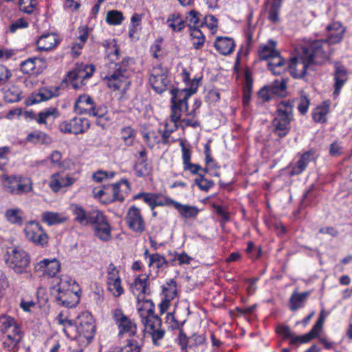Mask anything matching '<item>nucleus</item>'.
Masks as SVG:
<instances>
[{
	"label": "nucleus",
	"instance_id": "9b49d317",
	"mask_svg": "<svg viewBox=\"0 0 352 352\" xmlns=\"http://www.w3.org/2000/svg\"><path fill=\"white\" fill-rule=\"evenodd\" d=\"M24 232L26 238L37 245L44 246L48 242L47 234L38 222L30 221L28 223Z\"/></svg>",
	"mask_w": 352,
	"mask_h": 352
},
{
	"label": "nucleus",
	"instance_id": "37998d69",
	"mask_svg": "<svg viewBox=\"0 0 352 352\" xmlns=\"http://www.w3.org/2000/svg\"><path fill=\"white\" fill-rule=\"evenodd\" d=\"M106 219V217L100 210H91L88 212L87 225L96 226Z\"/></svg>",
	"mask_w": 352,
	"mask_h": 352
},
{
	"label": "nucleus",
	"instance_id": "a211bd4d",
	"mask_svg": "<svg viewBox=\"0 0 352 352\" xmlns=\"http://www.w3.org/2000/svg\"><path fill=\"white\" fill-rule=\"evenodd\" d=\"M14 329L3 333V346L8 351L16 352L19 349V344L23 338V333L19 327H14Z\"/></svg>",
	"mask_w": 352,
	"mask_h": 352
},
{
	"label": "nucleus",
	"instance_id": "8fccbe9b",
	"mask_svg": "<svg viewBox=\"0 0 352 352\" xmlns=\"http://www.w3.org/2000/svg\"><path fill=\"white\" fill-rule=\"evenodd\" d=\"M329 112V105L324 104L315 109L313 113V119L316 122L324 123L327 121V115Z\"/></svg>",
	"mask_w": 352,
	"mask_h": 352
},
{
	"label": "nucleus",
	"instance_id": "dca6fc26",
	"mask_svg": "<svg viewBox=\"0 0 352 352\" xmlns=\"http://www.w3.org/2000/svg\"><path fill=\"white\" fill-rule=\"evenodd\" d=\"M312 64L306 56L301 53L298 56L293 58L289 63L291 75L296 78L305 76L309 65Z\"/></svg>",
	"mask_w": 352,
	"mask_h": 352
},
{
	"label": "nucleus",
	"instance_id": "4be33fe9",
	"mask_svg": "<svg viewBox=\"0 0 352 352\" xmlns=\"http://www.w3.org/2000/svg\"><path fill=\"white\" fill-rule=\"evenodd\" d=\"M134 170L138 177H145L150 174L151 166L147 162V152L145 148L139 152V158L135 164Z\"/></svg>",
	"mask_w": 352,
	"mask_h": 352
},
{
	"label": "nucleus",
	"instance_id": "864d4df0",
	"mask_svg": "<svg viewBox=\"0 0 352 352\" xmlns=\"http://www.w3.org/2000/svg\"><path fill=\"white\" fill-rule=\"evenodd\" d=\"M75 215V221L82 226H87L88 212H87L82 207L75 206L73 209Z\"/></svg>",
	"mask_w": 352,
	"mask_h": 352
},
{
	"label": "nucleus",
	"instance_id": "c756f323",
	"mask_svg": "<svg viewBox=\"0 0 352 352\" xmlns=\"http://www.w3.org/2000/svg\"><path fill=\"white\" fill-rule=\"evenodd\" d=\"M59 94L58 87H43L34 96L32 103H38L58 96Z\"/></svg>",
	"mask_w": 352,
	"mask_h": 352
},
{
	"label": "nucleus",
	"instance_id": "2f4dec72",
	"mask_svg": "<svg viewBox=\"0 0 352 352\" xmlns=\"http://www.w3.org/2000/svg\"><path fill=\"white\" fill-rule=\"evenodd\" d=\"M184 219L196 218L199 210L197 207L189 205H183L177 201L175 203L174 207Z\"/></svg>",
	"mask_w": 352,
	"mask_h": 352
},
{
	"label": "nucleus",
	"instance_id": "cd10ccee",
	"mask_svg": "<svg viewBox=\"0 0 352 352\" xmlns=\"http://www.w3.org/2000/svg\"><path fill=\"white\" fill-rule=\"evenodd\" d=\"M234 45L233 39L228 37H217L214 43L216 50L223 55L232 53Z\"/></svg>",
	"mask_w": 352,
	"mask_h": 352
},
{
	"label": "nucleus",
	"instance_id": "aec40b11",
	"mask_svg": "<svg viewBox=\"0 0 352 352\" xmlns=\"http://www.w3.org/2000/svg\"><path fill=\"white\" fill-rule=\"evenodd\" d=\"M34 268L36 272H42L43 275L54 277L59 272L60 264L56 258L43 259L38 263Z\"/></svg>",
	"mask_w": 352,
	"mask_h": 352
},
{
	"label": "nucleus",
	"instance_id": "58836bf2",
	"mask_svg": "<svg viewBox=\"0 0 352 352\" xmlns=\"http://www.w3.org/2000/svg\"><path fill=\"white\" fill-rule=\"evenodd\" d=\"M176 201L161 194L153 193L151 210H153L156 206H169L170 205L175 207Z\"/></svg>",
	"mask_w": 352,
	"mask_h": 352
},
{
	"label": "nucleus",
	"instance_id": "a18cd8bd",
	"mask_svg": "<svg viewBox=\"0 0 352 352\" xmlns=\"http://www.w3.org/2000/svg\"><path fill=\"white\" fill-rule=\"evenodd\" d=\"M274 134L279 138L285 137L291 130V122L272 123Z\"/></svg>",
	"mask_w": 352,
	"mask_h": 352
},
{
	"label": "nucleus",
	"instance_id": "bf43d9fd",
	"mask_svg": "<svg viewBox=\"0 0 352 352\" xmlns=\"http://www.w3.org/2000/svg\"><path fill=\"white\" fill-rule=\"evenodd\" d=\"M108 289L115 297H119L124 293V288L121 285V279L120 280L107 283Z\"/></svg>",
	"mask_w": 352,
	"mask_h": 352
},
{
	"label": "nucleus",
	"instance_id": "6ab92c4d",
	"mask_svg": "<svg viewBox=\"0 0 352 352\" xmlns=\"http://www.w3.org/2000/svg\"><path fill=\"white\" fill-rule=\"evenodd\" d=\"M46 67L45 59L43 58H30L21 63L20 69L23 74H38Z\"/></svg>",
	"mask_w": 352,
	"mask_h": 352
},
{
	"label": "nucleus",
	"instance_id": "3c124183",
	"mask_svg": "<svg viewBox=\"0 0 352 352\" xmlns=\"http://www.w3.org/2000/svg\"><path fill=\"white\" fill-rule=\"evenodd\" d=\"M167 284L168 287H162L164 298H166L168 300H172L177 294V284L173 279L170 280Z\"/></svg>",
	"mask_w": 352,
	"mask_h": 352
},
{
	"label": "nucleus",
	"instance_id": "7c9ffc66",
	"mask_svg": "<svg viewBox=\"0 0 352 352\" xmlns=\"http://www.w3.org/2000/svg\"><path fill=\"white\" fill-rule=\"evenodd\" d=\"M206 349V339L202 335H193L189 339L186 352H204Z\"/></svg>",
	"mask_w": 352,
	"mask_h": 352
},
{
	"label": "nucleus",
	"instance_id": "72a5a7b5",
	"mask_svg": "<svg viewBox=\"0 0 352 352\" xmlns=\"http://www.w3.org/2000/svg\"><path fill=\"white\" fill-rule=\"evenodd\" d=\"M309 296V292L302 293L294 292L289 299V309L292 311H296L302 307Z\"/></svg>",
	"mask_w": 352,
	"mask_h": 352
},
{
	"label": "nucleus",
	"instance_id": "69168bd1",
	"mask_svg": "<svg viewBox=\"0 0 352 352\" xmlns=\"http://www.w3.org/2000/svg\"><path fill=\"white\" fill-rule=\"evenodd\" d=\"M152 338V341L154 345L159 346L160 344V340L164 338L165 331L160 327L148 333Z\"/></svg>",
	"mask_w": 352,
	"mask_h": 352
},
{
	"label": "nucleus",
	"instance_id": "6e6d98bb",
	"mask_svg": "<svg viewBox=\"0 0 352 352\" xmlns=\"http://www.w3.org/2000/svg\"><path fill=\"white\" fill-rule=\"evenodd\" d=\"M135 138V131L131 126H125L121 130V138L127 146L132 145Z\"/></svg>",
	"mask_w": 352,
	"mask_h": 352
},
{
	"label": "nucleus",
	"instance_id": "e2e57ef3",
	"mask_svg": "<svg viewBox=\"0 0 352 352\" xmlns=\"http://www.w3.org/2000/svg\"><path fill=\"white\" fill-rule=\"evenodd\" d=\"M28 25V21L24 18L17 19L10 24L9 31L11 33H14L17 30L26 28Z\"/></svg>",
	"mask_w": 352,
	"mask_h": 352
},
{
	"label": "nucleus",
	"instance_id": "9d476101",
	"mask_svg": "<svg viewBox=\"0 0 352 352\" xmlns=\"http://www.w3.org/2000/svg\"><path fill=\"white\" fill-rule=\"evenodd\" d=\"M130 190L129 181L122 179L119 182L109 185V197L104 199L103 203L107 204L116 201L122 202Z\"/></svg>",
	"mask_w": 352,
	"mask_h": 352
},
{
	"label": "nucleus",
	"instance_id": "a19ab883",
	"mask_svg": "<svg viewBox=\"0 0 352 352\" xmlns=\"http://www.w3.org/2000/svg\"><path fill=\"white\" fill-rule=\"evenodd\" d=\"M14 327H19V326L13 318L5 315L0 316V331L3 333L14 331Z\"/></svg>",
	"mask_w": 352,
	"mask_h": 352
},
{
	"label": "nucleus",
	"instance_id": "4468645a",
	"mask_svg": "<svg viewBox=\"0 0 352 352\" xmlns=\"http://www.w3.org/2000/svg\"><path fill=\"white\" fill-rule=\"evenodd\" d=\"M294 101L283 100L276 105V110L272 123L292 122L294 120Z\"/></svg>",
	"mask_w": 352,
	"mask_h": 352
},
{
	"label": "nucleus",
	"instance_id": "f257e3e1",
	"mask_svg": "<svg viewBox=\"0 0 352 352\" xmlns=\"http://www.w3.org/2000/svg\"><path fill=\"white\" fill-rule=\"evenodd\" d=\"M114 41L111 42L105 41L102 43V45L110 49V45L113 44V49L109 52H107V56L110 59V62L106 65L108 68L107 75L103 78L106 82L107 87L113 90H123L126 91L129 89L131 82L129 80V77L131 75L129 65L131 60L129 58H123L120 63H116L119 56V49L113 43Z\"/></svg>",
	"mask_w": 352,
	"mask_h": 352
},
{
	"label": "nucleus",
	"instance_id": "5701e85b",
	"mask_svg": "<svg viewBox=\"0 0 352 352\" xmlns=\"http://www.w3.org/2000/svg\"><path fill=\"white\" fill-rule=\"evenodd\" d=\"M149 276H145L142 277V276H138L134 280V282L131 285V292L134 295H136L138 297V300H140V294L146 295L150 294L151 290L148 285Z\"/></svg>",
	"mask_w": 352,
	"mask_h": 352
},
{
	"label": "nucleus",
	"instance_id": "2eb2a0df",
	"mask_svg": "<svg viewBox=\"0 0 352 352\" xmlns=\"http://www.w3.org/2000/svg\"><path fill=\"white\" fill-rule=\"evenodd\" d=\"M327 316V314L324 311V309H322L320 311L319 318L312 327L311 330L303 336H297L296 337L293 338L289 342L290 344L307 343L311 341L312 339L316 338L320 334L322 329L323 324Z\"/></svg>",
	"mask_w": 352,
	"mask_h": 352
},
{
	"label": "nucleus",
	"instance_id": "1a4fd4ad",
	"mask_svg": "<svg viewBox=\"0 0 352 352\" xmlns=\"http://www.w3.org/2000/svg\"><path fill=\"white\" fill-rule=\"evenodd\" d=\"M149 82L157 93L162 94L166 91L170 82L168 69L161 65L153 67L151 71Z\"/></svg>",
	"mask_w": 352,
	"mask_h": 352
},
{
	"label": "nucleus",
	"instance_id": "39448f33",
	"mask_svg": "<svg viewBox=\"0 0 352 352\" xmlns=\"http://www.w3.org/2000/svg\"><path fill=\"white\" fill-rule=\"evenodd\" d=\"M6 263L16 273L22 274L26 272L30 263V256L19 247L9 248L6 255Z\"/></svg>",
	"mask_w": 352,
	"mask_h": 352
},
{
	"label": "nucleus",
	"instance_id": "774afa93",
	"mask_svg": "<svg viewBox=\"0 0 352 352\" xmlns=\"http://www.w3.org/2000/svg\"><path fill=\"white\" fill-rule=\"evenodd\" d=\"M179 145L182 148V160L183 164H184L185 163L190 162L192 151L190 148V145L186 146L184 141H180Z\"/></svg>",
	"mask_w": 352,
	"mask_h": 352
},
{
	"label": "nucleus",
	"instance_id": "f03ea898",
	"mask_svg": "<svg viewBox=\"0 0 352 352\" xmlns=\"http://www.w3.org/2000/svg\"><path fill=\"white\" fill-rule=\"evenodd\" d=\"M77 287L74 280L69 278H61L57 284L58 294L55 296L57 304L66 307H75L79 300L78 292L74 290V287Z\"/></svg>",
	"mask_w": 352,
	"mask_h": 352
},
{
	"label": "nucleus",
	"instance_id": "4d7b16f0",
	"mask_svg": "<svg viewBox=\"0 0 352 352\" xmlns=\"http://www.w3.org/2000/svg\"><path fill=\"white\" fill-rule=\"evenodd\" d=\"M199 177L195 179V183L204 191H208L214 185L212 180L207 179L204 175L198 174Z\"/></svg>",
	"mask_w": 352,
	"mask_h": 352
},
{
	"label": "nucleus",
	"instance_id": "f8f14e48",
	"mask_svg": "<svg viewBox=\"0 0 352 352\" xmlns=\"http://www.w3.org/2000/svg\"><path fill=\"white\" fill-rule=\"evenodd\" d=\"M90 126V122L87 118L74 117V118L63 122L59 125V129L65 133H74L78 135L84 133Z\"/></svg>",
	"mask_w": 352,
	"mask_h": 352
},
{
	"label": "nucleus",
	"instance_id": "680f3d73",
	"mask_svg": "<svg viewBox=\"0 0 352 352\" xmlns=\"http://www.w3.org/2000/svg\"><path fill=\"white\" fill-rule=\"evenodd\" d=\"M89 116L97 117L99 119L104 118L107 113V107L104 105L96 106L95 104L91 107Z\"/></svg>",
	"mask_w": 352,
	"mask_h": 352
},
{
	"label": "nucleus",
	"instance_id": "f3484780",
	"mask_svg": "<svg viewBox=\"0 0 352 352\" xmlns=\"http://www.w3.org/2000/svg\"><path fill=\"white\" fill-rule=\"evenodd\" d=\"M80 336L85 338L89 342L94 338L96 332L93 317L88 313L82 314L80 317V324L77 327Z\"/></svg>",
	"mask_w": 352,
	"mask_h": 352
},
{
	"label": "nucleus",
	"instance_id": "13d9d810",
	"mask_svg": "<svg viewBox=\"0 0 352 352\" xmlns=\"http://www.w3.org/2000/svg\"><path fill=\"white\" fill-rule=\"evenodd\" d=\"M199 15L200 14L195 10H191L188 13L187 20L189 21L190 30L193 28H199L201 25L202 23L200 21Z\"/></svg>",
	"mask_w": 352,
	"mask_h": 352
},
{
	"label": "nucleus",
	"instance_id": "e433bc0d",
	"mask_svg": "<svg viewBox=\"0 0 352 352\" xmlns=\"http://www.w3.org/2000/svg\"><path fill=\"white\" fill-rule=\"evenodd\" d=\"M166 23L175 32H181L185 28V22L178 13L170 14Z\"/></svg>",
	"mask_w": 352,
	"mask_h": 352
},
{
	"label": "nucleus",
	"instance_id": "20e7f679",
	"mask_svg": "<svg viewBox=\"0 0 352 352\" xmlns=\"http://www.w3.org/2000/svg\"><path fill=\"white\" fill-rule=\"evenodd\" d=\"M1 184L3 190L12 195L27 194L33 190L31 179L21 175L4 176Z\"/></svg>",
	"mask_w": 352,
	"mask_h": 352
},
{
	"label": "nucleus",
	"instance_id": "393cba45",
	"mask_svg": "<svg viewBox=\"0 0 352 352\" xmlns=\"http://www.w3.org/2000/svg\"><path fill=\"white\" fill-rule=\"evenodd\" d=\"M146 302L151 303V307L147 310V316L146 317L144 322L147 333H149L150 331H151L161 327L162 320L158 316L155 314L153 302L149 300H147Z\"/></svg>",
	"mask_w": 352,
	"mask_h": 352
},
{
	"label": "nucleus",
	"instance_id": "b1692460",
	"mask_svg": "<svg viewBox=\"0 0 352 352\" xmlns=\"http://www.w3.org/2000/svg\"><path fill=\"white\" fill-rule=\"evenodd\" d=\"M60 42L58 36L54 33H47L41 35L37 40L38 50L41 51H49L52 50Z\"/></svg>",
	"mask_w": 352,
	"mask_h": 352
},
{
	"label": "nucleus",
	"instance_id": "423d86ee",
	"mask_svg": "<svg viewBox=\"0 0 352 352\" xmlns=\"http://www.w3.org/2000/svg\"><path fill=\"white\" fill-rule=\"evenodd\" d=\"M330 46L325 40H316L302 48V53L313 64H320L329 58Z\"/></svg>",
	"mask_w": 352,
	"mask_h": 352
},
{
	"label": "nucleus",
	"instance_id": "5fc2aeb1",
	"mask_svg": "<svg viewBox=\"0 0 352 352\" xmlns=\"http://www.w3.org/2000/svg\"><path fill=\"white\" fill-rule=\"evenodd\" d=\"M314 152L311 151H307L302 155L296 164V168L298 169L297 173H300L305 169L309 162L311 161Z\"/></svg>",
	"mask_w": 352,
	"mask_h": 352
},
{
	"label": "nucleus",
	"instance_id": "a878e982",
	"mask_svg": "<svg viewBox=\"0 0 352 352\" xmlns=\"http://www.w3.org/2000/svg\"><path fill=\"white\" fill-rule=\"evenodd\" d=\"M276 43L270 40L267 44L261 45L258 50V57L261 60H270L274 56L279 55V52L276 49Z\"/></svg>",
	"mask_w": 352,
	"mask_h": 352
},
{
	"label": "nucleus",
	"instance_id": "bb28decb",
	"mask_svg": "<svg viewBox=\"0 0 352 352\" xmlns=\"http://www.w3.org/2000/svg\"><path fill=\"white\" fill-rule=\"evenodd\" d=\"M347 74L344 67L340 65H336V70L334 73V96H338L340 92V89L347 80Z\"/></svg>",
	"mask_w": 352,
	"mask_h": 352
},
{
	"label": "nucleus",
	"instance_id": "4c0bfd02",
	"mask_svg": "<svg viewBox=\"0 0 352 352\" xmlns=\"http://www.w3.org/2000/svg\"><path fill=\"white\" fill-rule=\"evenodd\" d=\"M285 60L279 55L273 57L267 63V68L275 75H280L284 69Z\"/></svg>",
	"mask_w": 352,
	"mask_h": 352
},
{
	"label": "nucleus",
	"instance_id": "c9c22d12",
	"mask_svg": "<svg viewBox=\"0 0 352 352\" xmlns=\"http://www.w3.org/2000/svg\"><path fill=\"white\" fill-rule=\"evenodd\" d=\"M41 219L47 225H54L65 222L66 217L58 212H45L41 215Z\"/></svg>",
	"mask_w": 352,
	"mask_h": 352
},
{
	"label": "nucleus",
	"instance_id": "6e6552de",
	"mask_svg": "<svg viewBox=\"0 0 352 352\" xmlns=\"http://www.w3.org/2000/svg\"><path fill=\"white\" fill-rule=\"evenodd\" d=\"M94 71L95 68L93 65L78 63L72 71L68 72L67 77L72 81V87L77 89L85 85L84 81L89 78Z\"/></svg>",
	"mask_w": 352,
	"mask_h": 352
},
{
	"label": "nucleus",
	"instance_id": "c85d7f7f",
	"mask_svg": "<svg viewBox=\"0 0 352 352\" xmlns=\"http://www.w3.org/2000/svg\"><path fill=\"white\" fill-rule=\"evenodd\" d=\"M94 102L88 95H81L75 102L74 111L78 114H88L91 110V107L94 106Z\"/></svg>",
	"mask_w": 352,
	"mask_h": 352
},
{
	"label": "nucleus",
	"instance_id": "09e8293b",
	"mask_svg": "<svg viewBox=\"0 0 352 352\" xmlns=\"http://www.w3.org/2000/svg\"><path fill=\"white\" fill-rule=\"evenodd\" d=\"M190 35L194 47L195 49L201 48L205 41V38L201 31L199 28L191 29Z\"/></svg>",
	"mask_w": 352,
	"mask_h": 352
},
{
	"label": "nucleus",
	"instance_id": "7ed1b4c3",
	"mask_svg": "<svg viewBox=\"0 0 352 352\" xmlns=\"http://www.w3.org/2000/svg\"><path fill=\"white\" fill-rule=\"evenodd\" d=\"M194 80L195 81V79ZM198 82L199 80H196L195 87L194 89L192 88L194 84H192V87L190 89H185L184 90H179V89L174 88L170 90V94L172 95L170 119L172 122L177 123L181 120L183 105L185 106V110L188 111V106L187 100L192 94L196 92L198 87Z\"/></svg>",
	"mask_w": 352,
	"mask_h": 352
},
{
	"label": "nucleus",
	"instance_id": "0e129e2a",
	"mask_svg": "<svg viewBox=\"0 0 352 352\" xmlns=\"http://www.w3.org/2000/svg\"><path fill=\"white\" fill-rule=\"evenodd\" d=\"M107 282L111 283L113 281L120 280V277L119 275V271L116 267L113 264L110 263L107 269Z\"/></svg>",
	"mask_w": 352,
	"mask_h": 352
},
{
	"label": "nucleus",
	"instance_id": "ddd939ff",
	"mask_svg": "<svg viewBox=\"0 0 352 352\" xmlns=\"http://www.w3.org/2000/svg\"><path fill=\"white\" fill-rule=\"evenodd\" d=\"M125 221L128 227L136 233L142 234L145 230V221L141 214L140 209L135 206H132L129 208Z\"/></svg>",
	"mask_w": 352,
	"mask_h": 352
},
{
	"label": "nucleus",
	"instance_id": "c03bdc74",
	"mask_svg": "<svg viewBox=\"0 0 352 352\" xmlns=\"http://www.w3.org/2000/svg\"><path fill=\"white\" fill-rule=\"evenodd\" d=\"M56 320L58 322L59 324L63 326V332L67 336V337H69V331L72 329H75V326L74 325L72 321L71 320L67 319V318L65 316L63 311H61L58 314V315L56 318Z\"/></svg>",
	"mask_w": 352,
	"mask_h": 352
},
{
	"label": "nucleus",
	"instance_id": "79ce46f5",
	"mask_svg": "<svg viewBox=\"0 0 352 352\" xmlns=\"http://www.w3.org/2000/svg\"><path fill=\"white\" fill-rule=\"evenodd\" d=\"M23 212L19 208L8 209L5 212L6 218L12 223L21 225Z\"/></svg>",
	"mask_w": 352,
	"mask_h": 352
},
{
	"label": "nucleus",
	"instance_id": "338daca9",
	"mask_svg": "<svg viewBox=\"0 0 352 352\" xmlns=\"http://www.w3.org/2000/svg\"><path fill=\"white\" fill-rule=\"evenodd\" d=\"M187 116V118L182 120V122H183L186 126H192L193 128H196L197 126H199V122L195 119L196 116L195 109L188 113Z\"/></svg>",
	"mask_w": 352,
	"mask_h": 352
},
{
	"label": "nucleus",
	"instance_id": "052dcab7",
	"mask_svg": "<svg viewBox=\"0 0 352 352\" xmlns=\"http://www.w3.org/2000/svg\"><path fill=\"white\" fill-rule=\"evenodd\" d=\"M143 138L150 148H153L156 144L161 142L160 138L155 131L145 133L143 135Z\"/></svg>",
	"mask_w": 352,
	"mask_h": 352
},
{
	"label": "nucleus",
	"instance_id": "49530a36",
	"mask_svg": "<svg viewBox=\"0 0 352 352\" xmlns=\"http://www.w3.org/2000/svg\"><path fill=\"white\" fill-rule=\"evenodd\" d=\"M168 261L161 254H153L149 255L148 265H155L157 269H164L168 267Z\"/></svg>",
	"mask_w": 352,
	"mask_h": 352
},
{
	"label": "nucleus",
	"instance_id": "de8ad7c7",
	"mask_svg": "<svg viewBox=\"0 0 352 352\" xmlns=\"http://www.w3.org/2000/svg\"><path fill=\"white\" fill-rule=\"evenodd\" d=\"M124 17L122 12L113 10L107 13L106 21L109 25H120L123 21Z\"/></svg>",
	"mask_w": 352,
	"mask_h": 352
},
{
	"label": "nucleus",
	"instance_id": "0eeeda50",
	"mask_svg": "<svg viewBox=\"0 0 352 352\" xmlns=\"http://www.w3.org/2000/svg\"><path fill=\"white\" fill-rule=\"evenodd\" d=\"M113 319L118 329V336L133 337L137 333V325L135 322L125 315L123 311L117 308L113 311Z\"/></svg>",
	"mask_w": 352,
	"mask_h": 352
},
{
	"label": "nucleus",
	"instance_id": "f704fd0d",
	"mask_svg": "<svg viewBox=\"0 0 352 352\" xmlns=\"http://www.w3.org/2000/svg\"><path fill=\"white\" fill-rule=\"evenodd\" d=\"M94 232L97 237L104 241H107L111 238V226L107 219L94 227Z\"/></svg>",
	"mask_w": 352,
	"mask_h": 352
},
{
	"label": "nucleus",
	"instance_id": "412c9836",
	"mask_svg": "<svg viewBox=\"0 0 352 352\" xmlns=\"http://www.w3.org/2000/svg\"><path fill=\"white\" fill-rule=\"evenodd\" d=\"M75 179L67 175L57 173L52 175L50 182V186L54 192H58L61 188L72 185Z\"/></svg>",
	"mask_w": 352,
	"mask_h": 352
},
{
	"label": "nucleus",
	"instance_id": "ea45409f",
	"mask_svg": "<svg viewBox=\"0 0 352 352\" xmlns=\"http://www.w3.org/2000/svg\"><path fill=\"white\" fill-rule=\"evenodd\" d=\"M58 116V110L55 107H50L39 112L36 116L34 115L32 118L35 119L38 124H46V120L50 117L56 118Z\"/></svg>",
	"mask_w": 352,
	"mask_h": 352
},
{
	"label": "nucleus",
	"instance_id": "473e14b6",
	"mask_svg": "<svg viewBox=\"0 0 352 352\" xmlns=\"http://www.w3.org/2000/svg\"><path fill=\"white\" fill-rule=\"evenodd\" d=\"M173 324L171 325L172 329H179V334L177 336L178 344L181 346L182 349H186L189 344V339L186 336V333L181 329V327L184 325L186 320L179 321L175 319L174 315L171 316Z\"/></svg>",
	"mask_w": 352,
	"mask_h": 352
},
{
	"label": "nucleus",
	"instance_id": "603ef678",
	"mask_svg": "<svg viewBox=\"0 0 352 352\" xmlns=\"http://www.w3.org/2000/svg\"><path fill=\"white\" fill-rule=\"evenodd\" d=\"M274 96H283L286 89V82L285 80H274L272 84L267 85Z\"/></svg>",
	"mask_w": 352,
	"mask_h": 352
}]
</instances>
